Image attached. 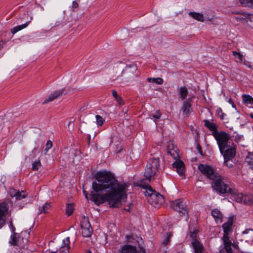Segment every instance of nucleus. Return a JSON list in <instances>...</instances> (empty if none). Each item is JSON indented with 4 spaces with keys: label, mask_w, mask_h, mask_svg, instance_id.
I'll list each match as a JSON object with an SVG mask.
<instances>
[{
    "label": "nucleus",
    "mask_w": 253,
    "mask_h": 253,
    "mask_svg": "<svg viewBox=\"0 0 253 253\" xmlns=\"http://www.w3.org/2000/svg\"><path fill=\"white\" fill-rule=\"evenodd\" d=\"M239 1L243 6L253 9V0H239Z\"/></svg>",
    "instance_id": "obj_27"
},
{
    "label": "nucleus",
    "mask_w": 253,
    "mask_h": 253,
    "mask_svg": "<svg viewBox=\"0 0 253 253\" xmlns=\"http://www.w3.org/2000/svg\"><path fill=\"white\" fill-rule=\"evenodd\" d=\"M247 233V232H246V231H244V232H243V233Z\"/></svg>",
    "instance_id": "obj_61"
},
{
    "label": "nucleus",
    "mask_w": 253,
    "mask_h": 253,
    "mask_svg": "<svg viewBox=\"0 0 253 253\" xmlns=\"http://www.w3.org/2000/svg\"><path fill=\"white\" fill-rule=\"evenodd\" d=\"M170 206L172 209L182 214H187L188 208L182 199L176 200L170 203Z\"/></svg>",
    "instance_id": "obj_6"
},
{
    "label": "nucleus",
    "mask_w": 253,
    "mask_h": 253,
    "mask_svg": "<svg viewBox=\"0 0 253 253\" xmlns=\"http://www.w3.org/2000/svg\"><path fill=\"white\" fill-rule=\"evenodd\" d=\"M96 181L93 182V189L90 194V200L96 205L108 202L110 207L117 208L126 200V184H121L114 174L106 171H98L95 174Z\"/></svg>",
    "instance_id": "obj_1"
},
{
    "label": "nucleus",
    "mask_w": 253,
    "mask_h": 253,
    "mask_svg": "<svg viewBox=\"0 0 253 253\" xmlns=\"http://www.w3.org/2000/svg\"><path fill=\"white\" fill-rule=\"evenodd\" d=\"M222 240L224 248L220 250V253H226L232 251L231 247L232 243L229 238L228 234H224Z\"/></svg>",
    "instance_id": "obj_10"
},
{
    "label": "nucleus",
    "mask_w": 253,
    "mask_h": 253,
    "mask_svg": "<svg viewBox=\"0 0 253 253\" xmlns=\"http://www.w3.org/2000/svg\"><path fill=\"white\" fill-rule=\"evenodd\" d=\"M145 253V252H143ZM121 253H138L136 248L131 245H125L121 250Z\"/></svg>",
    "instance_id": "obj_16"
},
{
    "label": "nucleus",
    "mask_w": 253,
    "mask_h": 253,
    "mask_svg": "<svg viewBox=\"0 0 253 253\" xmlns=\"http://www.w3.org/2000/svg\"><path fill=\"white\" fill-rule=\"evenodd\" d=\"M161 116V114L159 110L155 112L154 114H153L152 115H150V119H152V118L154 119V121L155 123L156 124V121L158 119L160 118Z\"/></svg>",
    "instance_id": "obj_35"
},
{
    "label": "nucleus",
    "mask_w": 253,
    "mask_h": 253,
    "mask_svg": "<svg viewBox=\"0 0 253 253\" xmlns=\"http://www.w3.org/2000/svg\"><path fill=\"white\" fill-rule=\"evenodd\" d=\"M212 186L220 194L233 193V190L228 184L223 182L220 175L219 178H216L212 182Z\"/></svg>",
    "instance_id": "obj_3"
},
{
    "label": "nucleus",
    "mask_w": 253,
    "mask_h": 253,
    "mask_svg": "<svg viewBox=\"0 0 253 253\" xmlns=\"http://www.w3.org/2000/svg\"><path fill=\"white\" fill-rule=\"evenodd\" d=\"M74 207L72 204H68L66 208V213L68 216L71 215L74 212Z\"/></svg>",
    "instance_id": "obj_31"
},
{
    "label": "nucleus",
    "mask_w": 253,
    "mask_h": 253,
    "mask_svg": "<svg viewBox=\"0 0 253 253\" xmlns=\"http://www.w3.org/2000/svg\"><path fill=\"white\" fill-rule=\"evenodd\" d=\"M172 166L174 168H175L177 172L180 175H182L184 174V164L182 161H176L172 164Z\"/></svg>",
    "instance_id": "obj_13"
},
{
    "label": "nucleus",
    "mask_w": 253,
    "mask_h": 253,
    "mask_svg": "<svg viewBox=\"0 0 253 253\" xmlns=\"http://www.w3.org/2000/svg\"><path fill=\"white\" fill-rule=\"evenodd\" d=\"M64 90H59L54 91L53 93L50 94L42 102V104H45L50 101H53L58 97L62 95L63 94Z\"/></svg>",
    "instance_id": "obj_12"
},
{
    "label": "nucleus",
    "mask_w": 253,
    "mask_h": 253,
    "mask_svg": "<svg viewBox=\"0 0 253 253\" xmlns=\"http://www.w3.org/2000/svg\"><path fill=\"white\" fill-rule=\"evenodd\" d=\"M246 162L250 166L253 170V153H249L246 158Z\"/></svg>",
    "instance_id": "obj_32"
},
{
    "label": "nucleus",
    "mask_w": 253,
    "mask_h": 253,
    "mask_svg": "<svg viewBox=\"0 0 253 253\" xmlns=\"http://www.w3.org/2000/svg\"><path fill=\"white\" fill-rule=\"evenodd\" d=\"M211 215L214 217L215 221L218 223H221L222 221V214L217 209L211 211Z\"/></svg>",
    "instance_id": "obj_18"
},
{
    "label": "nucleus",
    "mask_w": 253,
    "mask_h": 253,
    "mask_svg": "<svg viewBox=\"0 0 253 253\" xmlns=\"http://www.w3.org/2000/svg\"><path fill=\"white\" fill-rule=\"evenodd\" d=\"M5 221L4 217L0 215V229L4 225Z\"/></svg>",
    "instance_id": "obj_47"
},
{
    "label": "nucleus",
    "mask_w": 253,
    "mask_h": 253,
    "mask_svg": "<svg viewBox=\"0 0 253 253\" xmlns=\"http://www.w3.org/2000/svg\"><path fill=\"white\" fill-rule=\"evenodd\" d=\"M214 138L217 141L219 150H221L225 146L228 145V141L230 136L225 131H218L213 135Z\"/></svg>",
    "instance_id": "obj_5"
},
{
    "label": "nucleus",
    "mask_w": 253,
    "mask_h": 253,
    "mask_svg": "<svg viewBox=\"0 0 253 253\" xmlns=\"http://www.w3.org/2000/svg\"><path fill=\"white\" fill-rule=\"evenodd\" d=\"M246 23L249 27L253 28V14L249 13V17L247 18Z\"/></svg>",
    "instance_id": "obj_34"
},
{
    "label": "nucleus",
    "mask_w": 253,
    "mask_h": 253,
    "mask_svg": "<svg viewBox=\"0 0 253 253\" xmlns=\"http://www.w3.org/2000/svg\"><path fill=\"white\" fill-rule=\"evenodd\" d=\"M4 42L3 41H0V50L3 48Z\"/></svg>",
    "instance_id": "obj_52"
},
{
    "label": "nucleus",
    "mask_w": 253,
    "mask_h": 253,
    "mask_svg": "<svg viewBox=\"0 0 253 253\" xmlns=\"http://www.w3.org/2000/svg\"><path fill=\"white\" fill-rule=\"evenodd\" d=\"M233 222L232 220H228L227 222L224 223L222 225L224 234H229V233L231 230Z\"/></svg>",
    "instance_id": "obj_20"
},
{
    "label": "nucleus",
    "mask_w": 253,
    "mask_h": 253,
    "mask_svg": "<svg viewBox=\"0 0 253 253\" xmlns=\"http://www.w3.org/2000/svg\"><path fill=\"white\" fill-rule=\"evenodd\" d=\"M252 203V198L250 195H243L242 203L245 205H250Z\"/></svg>",
    "instance_id": "obj_30"
},
{
    "label": "nucleus",
    "mask_w": 253,
    "mask_h": 253,
    "mask_svg": "<svg viewBox=\"0 0 253 253\" xmlns=\"http://www.w3.org/2000/svg\"><path fill=\"white\" fill-rule=\"evenodd\" d=\"M41 167V163L40 160H36L32 164V169L33 170H38Z\"/></svg>",
    "instance_id": "obj_36"
},
{
    "label": "nucleus",
    "mask_w": 253,
    "mask_h": 253,
    "mask_svg": "<svg viewBox=\"0 0 253 253\" xmlns=\"http://www.w3.org/2000/svg\"><path fill=\"white\" fill-rule=\"evenodd\" d=\"M168 152L175 159L177 156L178 154L176 153L175 150H173L172 152V151H168Z\"/></svg>",
    "instance_id": "obj_48"
},
{
    "label": "nucleus",
    "mask_w": 253,
    "mask_h": 253,
    "mask_svg": "<svg viewBox=\"0 0 253 253\" xmlns=\"http://www.w3.org/2000/svg\"><path fill=\"white\" fill-rule=\"evenodd\" d=\"M84 194L85 197V198L88 199V194H87V192L84 190Z\"/></svg>",
    "instance_id": "obj_55"
},
{
    "label": "nucleus",
    "mask_w": 253,
    "mask_h": 253,
    "mask_svg": "<svg viewBox=\"0 0 253 253\" xmlns=\"http://www.w3.org/2000/svg\"><path fill=\"white\" fill-rule=\"evenodd\" d=\"M233 55L235 57H237L240 61H242L243 55L240 53L236 51H233Z\"/></svg>",
    "instance_id": "obj_45"
},
{
    "label": "nucleus",
    "mask_w": 253,
    "mask_h": 253,
    "mask_svg": "<svg viewBox=\"0 0 253 253\" xmlns=\"http://www.w3.org/2000/svg\"><path fill=\"white\" fill-rule=\"evenodd\" d=\"M61 247L70 248V237H68L62 241V245Z\"/></svg>",
    "instance_id": "obj_39"
},
{
    "label": "nucleus",
    "mask_w": 253,
    "mask_h": 253,
    "mask_svg": "<svg viewBox=\"0 0 253 253\" xmlns=\"http://www.w3.org/2000/svg\"><path fill=\"white\" fill-rule=\"evenodd\" d=\"M9 192L10 196L11 197H15L16 200H20L27 197V195L24 191L20 192L15 189H10Z\"/></svg>",
    "instance_id": "obj_11"
},
{
    "label": "nucleus",
    "mask_w": 253,
    "mask_h": 253,
    "mask_svg": "<svg viewBox=\"0 0 253 253\" xmlns=\"http://www.w3.org/2000/svg\"><path fill=\"white\" fill-rule=\"evenodd\" d=\"M241 139V136L240 135H237L236 136H235V139L236 140H239Z\"/></svg>",
    "instance_id": "obj_54"
},
{
    "label": "nucleus",
    "mask_w": 253,
    "mask_h": 253,
    "mask_svg": "<svg viewBox=\"0 0 253 253\" xmlns=\"http://www.w3.org/2000/svg\"><path fill=\"white\" fill-rule=\"evenodd\" d=\"M228 102L229 103L232 104V106L233 107H234V108L236 107L235 105L234 104V103H233V101H232V99L231 98L228 99Z\"/></svg>",
    "instance_id": "obj_51"
},
{
    "label": "nucleus",
    "mask_w": 253,
    "mask_h": 253,
    "mask_svg": "<svg viewBox=\"0 0 253 253\" xmlns=\"http://www.w3.org/2000/svg\"><path fill=\"white\" fill-rule=\"evenodd\" d=\"M147 81L150 83H155L158 84H163L164 81L161 78H148L147 79Z\"/></svg>",
    "instance_id": "obj_33"
},
{
    "label": "nucleus",
    "mask_w": 253,
    "mask_h": 253,
    "mask_svg": "<svg viewBox=\"0 0 253 253\" xmlns=\"http://www.w3.org/2000/svg\"><path fill=\"white\" fill-rule=\"evenodd\" d=\"M10 230L11 231L12 234L16 233L15 232V228L14 226H12L11 228H10Z\"/></svg>",
    "instance_id": "obj_53"
},
{
    "label": "nucleus",
    "mask_w": 253,
    "mask_h": 253,
    "mask_svg": "<svg viewBox=\"0 0 253 253\" xmlns=\"http://www.w3.org/2000/svg\"><path fill=\"white\" fill-rule=\"evenodd\" d=\"M200 172L208 178L211 180H215L216 178H219L220 175L216 173L213 169L210 166L200 164L198 167Z\"/></svg>",
    "instance_id": "obj_4"
},
{
    "label": "nucleus",
    "mask_w": 253,
    "mask_h": 253,
    "mask_svg": "<svg viewBox=\"0 0 253 253\" xmlns=\"http://www.w3.org/2000/svg\"><path fill=\"white\" fill-rule=\"evenodd\" d=\"M236 14H241V15L240 16L236 17H235V19L237 21H239L242 22H244V21H245V22H246L247 18L248 17H249V13H241L239 11H238L236 12Z\"/></svg>",
    "instance_id": "obj_26"
},
{
    "label": "nucleus",
    "mask_w": 253,
    "mask_h": 253,
    "mask_svg": "<svg viewBox=\"0 0 253 253\" xmlns=\"http://www.w3.org/2000/svg\"><path fill=\"white\" fill-rule=\"evenodd\" d=\"M79 6L78 1L76 0L73 1L72 3V7L74 8H77Z\"/></svg>",
    "instance_id": "obj_49"
},
{
    "label": "nucleus",
    "mask_w": 253,
    "mask_h": 253,
    "mask_svg": "<svg viewBox=\"0 0 253 253\" xmlns=\"http://www.w3.org/2000/svg\"><path fill=\"white\" fill-rule=\"evenodd\" d=\"M28 22H27L26 23L15 26L11 29V33L13 34H14L17 32L19 31L20 30L26 28L28 26Z\"/></svg>",
    "instance_id": "obj_28"
},
{
    "label": "nucleus",
    "mask_w": 253,
    "mask_h": 253,
    "mask_svg": "<svg viewBox=\"0 0 253 253\" xmlns=\"http://www.w3.org/2000/svg\"><path fill=\"white\" fill-rule=\"evenodd\" d=\"M19 236L17 233H14L11 235L8 243L11 246H17Z\"/></svg>",
    "instance_id": "obj_24"
},
{
    "label": "nucleus",
    "mask_w": 253,
    "mask_h": 253,
    "mask_svg": "<svg viewBox=\"0 0 253 253\" xmlns=\"http://www.w3.org/2000/svg\"><path fill=\"white\" fill-rule=\"evenodd\" d=\"M242 99L243 103L249 108H253V98L250 95L243 94Z\"/></svg>",
    "instance_id": "obj_17"
},
{
    "label": "nucleus",
    "mask_w": 253,
    "mask_h": 253,
    "mask_svg": "<svg viewBox=\"0 0 253 253\" xmlns=\"http://www.w3.org/2000/svg\"><path fill=\"white\" fill-rule=\"evenodd\" d=\"M82 235L84 237H89L92 232V228L87 217L83 216L81 220Z\"/></svg>",
    "instance_id": "obj_7"
},
{
    "label": "nucleus",
    "mask_w": 253,
    "mask_h": 253,
    "mask_svg": "<svg viewBox=\"0 0 253 253\" xmlns=\"http://www.w3.org/2000/svg\"><path fill=\"white\" fill-rule=\"evenodd\" d=\"M112 95L115 97V99L119 102L120 103H121V101H122V98L121 97L119 96L117 94V92L116 90H112Z\"/></svg>",
    "instance_id": "obj_42"
},
{
    "label": "nucleus",
    "mask_w": 253,
    "mask_h": 253,
    "mask_svg": "<svg viewBox=\"0 0 253 253\" xmlns=\"http://www.w3.org/2000/svg\"><path fill=\"white\" fill-rule=\"evenodd\" d=\"M171 237V234L169 233H168L167 234V236L165 239L162 242V244L164 245H167L170 242V238Z\"/></svg>",
    "instance_id": "obj_41"
},
{
    "label": "nucleus",
    "mask_w": 253,
    "mask_h": 253,
    "mask_svg": "<svg viewBox=\"0 0 253 253\" xmlns=\"http://www.w3.org/2000/svg\"><path fill=\"white\" fill-rule=\"evenodd\" d=\"M234 200L238 203H242L243 194L242 193H237L233 190V193H230Z\"/></svg>",
    "instance_id": "obj_23"
},
{
    "label": "nucleus",
    "mask_w": 253,
    "mask_h": 253,
    "mask_svg": "<svg viewBox=\"0 0 253 253\" xmlns=\"http://www.w3.org/2000/svg\"><path fill=\"white\" fill-rule=\"evenodd\" d=\"M217 113L218 115L219 116L221 119H223V115L224 113L222 112V111L220 108H218L217 110Z\"/></svg>",
    "instance_id": "obj_46"
},
{
    "label": "nucleus",
    "mask_w": 253,
    "mask_h": 253,
    "mask_svg": "<svg viewBox=\"0 0 253 253\" xmlns=\"http://www.w3.org/2000/svg\"><path fill=\"white\" fill-rule=\"evenodd\" d=\"M249 115L250 117L253 119V113H251Z\"/></svg>",
    "instance_id": "obj_57"
},
{
    "label": "nucleus",
    "mask_w": 253,
    "mask_h": 253,
    "mask_svg": "<svg viewBox=\"0 0 253 253\" xmlns=\"http://www.w3.org/2000/svg\"><path fill=\"white\" fill-rule=\"evenodd\" d=\"M71 124H72L71 122H69V124H68V126H69Z\"/></svg>",
    "instance_id": "obj_59"
},
{
    "label": "nucleus",
    "mask_w": 253,
    "mask_h": 253,
    "mask_svg": "<svg viewBox=\"0 0 253 253\" xmlns=\"http://www.w3.org/2000/svg\"><path fill=\"white\" fill-rule=\"evenodd\" d=\"M224 164L228 168H231L233 167L235 162H233V159L228 160L224 159Z\"/></svg>",
    "instance_id": "obj_37"
},
{
    "label": "nucleus",
    "mask_w": 253,
    "mask_h": 253,
    "mask_svg": "<svg viewBox=\"0 0 253 253\" xmlns=\"http://www.w3.org/2000/svg\"><path fill=\"white\" fill-rule=\"evenodd\" d=\"M194 234H195V233H194V232H193V233H191V235H190V236H191V237H193V236H194Z\"/></svg>",
    "instance_id": "obj_58"
},
{
    "label": "nucleus",
    "mask_w": 253,
    "mask_h": 253,
    "mask_svg": "<svg viewBox=\"0 0 253 253\" xmlns=\"http://www.w3.org/2000/svg\"><path fill=\"white\" fill-rule=\"evenodd\" d=\"M9 226H10V228H11L12 226H14L13 225L12 220H10V221H9Z\"/></svg>",
    "instance_id": "obj_56"
},
{
    "label": "nucleus",
    "mask_w": 253,
    "mask_h": 253,
    "mask_svg": "<svg viewBox=\"0 0 253 253\" xmlns=\"http://www.w3.org/2000/svg\"><path fill=\"white\" fill-rule=\"evenodd\" d=\"M192 245L195 250V253H202L203 250L202 245L198 241L192 242Z\"/></svg>",
    "instance_id": "obj_25"
},
{
    "label": "nucleus",
    "mask_w": 253,
    "mask_h": 253,
    "mask_svg": "<svg viewBox=\"0 0 253 253\" xmlns=\"http://www.w3.org/2000/svg\"><path fill=\"white\" fill-rule=\"evenodd\" d=\"M181 110L183 114L186 117L188 116L190 113L192 111L191 105L188 100H185L183 102Z\"/></svg>",
    "instance_id": "obj_14"
},
{
    "label": "nucleus",
    "mask_w": 253,
    "mask_h": 253,
    "mask_svg": "<svg viewBox=\"0 0 253 253\" xmlns=\"http://www.w3.org/2000/svg\"><path fill=\"white\" fill-rule=\"evenodd\" d=\"M179 91L181 99H185L188 93L187 88L185 86H181L179 88Z\"/></svg>",
    "instance_id": "obj_29"
},
{
    "label": "nucleus",
    "mask_w": 253,
    "mask_h": 253,
    "mask_svg": "<svg viewBox=\"0 0 253 253\" xmlns=\"http://www.w3.org/2000/svg\"><path fill=\"white\" fill-rule=\"evenodd\" d=\"M204 123L205 126L212 131V134L213 136L218 132L217 126L215 123L211 122L207 120H205Z\"/></svg>",
    "instance_id": "obj_15"
},
{
    "label": "nucleus",
    "mask_w": 253,
    "mask_h": 253,
    "mask_svg": "<svg viewBox=\"0 0 253 253\" xmlns=\"http://www.w3.org/2000/svg\"><path fill=\"white\" fill-rule=\"evenodd\" d=\"M137 70V66L135 64H131L130 65H127L125 69L122 71L123 73L130 72L132 74H134Z\"/></svg>",
    "instance_id": "obj_22"
},
{
    "label": "nucleus",
    "mask_w": 253,
    "mask_h": 253,
    "mask_svg": "<svg viewBox=\"0 0 253 253\" xmlns=\"http://www.w3.org/2000/svg\"><path fill=\"white\" fill-rule=\"evenodd\" d=\"M221 154L223 155L224 159H233L236 153V149L235 145L230 144L225 146L221 150H220Z\"/></svg>",
    "instance_id": "obj_8"
},
{
    "label": "nucleus",
    "mask_w": 253,
    "mask_h": 253,
    "mask_svg": "<svg viewBox=\"0 0 253 253\" xmlns=\"http://www.w3.org/2000/svg\"><path fill=\"white\" fill-rule=\"evenodd\" d=\"M197 149H198V152L201 155H203V153H202V148L201 147V146L198 144V146H197Z\"/></svg>",
    "instance_id": "obj_50"
},
{
    "label": "nucleus",
    "mask_w": 253,
    "mask_h": 253,
    "mask_svg": "<svg viewBox=\"0 0 253 253\" xmlns=\"http://www.w3.org/2000/svg\"><path fill=\"white\" fill-rule=\"evenodd\" d=\"M9 209L8 202H3L0 203V215L4 217Z\"/></svg>",
    "instance_id": "obj_19"
},
{
    "label": "nucleus",
    "mask_w": 253,
    "mask_h": 253,
    "mask_svg": "<svg viewBox=\"0 0 253 253\" xmlns=\"http://www.w3.org/2000/svg\"><path fill=\"white\" fill-rule=\"evenodd\" d=\"M50 206L49 203H46L42 207V209L41 210V211L40 213H42V212L46 213L47 210H48L50 208Z\"/></svg>",
    "instance_id": "obj_40"
},
{
    "label": "nucleus",
    "mask_w": 253,
    "mask_h": 253,
    "mask_svg": "<svg viewBox=\"0 0 253 253\" xmlns=\"http://www.w3.org/2000/svg\"><path fill=\"white\" fill-rule=\"evenodd\" d=\"M160 168V159L159 158L152 157L149 159L148 163L146 166L144 176L145 180L142 179L140 180L139 186L144 188L146 186V185L150 182L151 178L153 177L158 171L159 168Z\"/></svg>",
    "instance_id": "obj_2"
},
{
    "label": "nucleus",
    "mask_w": 253,
    "mask_h": 253,
    "mask_svg": "<svg viewBox=\"0 0 253 253\" xmlns=\"http://www.w3.org/2000/svg\"><path fill=\"white\" fill-rule=\"evenodd\" d=\"M52 146V142L50 140H48L46 142V145H45V148L44 150L46 152H47L49 149H50Z\"/></svg>",
    "instance_id": "obj_43"
},
{
    "label": "nucleus",
    "mask_w": 253,
    "mask_h": 253,
    "mask_svg": "<svg viewBox=\"0 0 253 253\" xmlns=\"http://www.w3.org/2000/svg\"><path fill=\"white\" fill-rule=\"evenodd\" d=\"M95 118L97 124L99 126H102L105 121L104 119L101 116L98 115H96Z\"/></svg>",
    "instance_id": "obj_38"
},
{
    "label": "nucleus",
    "mask_w": 253,
    "mask_h": 253,
    "mask_svg": "<svg viewBox=\"0 0 253 253\" xmlns=\"http://www.w3.org/2000/svg\"><path fill=\"white\" fill-rule=\"evenodd\" d=\"M164 198L162 195L157 193H152L150 195L148 202L154 206L161 205L164 202Z\"/></svg>",
    "instance_id": "obj_9"
},
{
    "label": "nucleus",
    "mask_w": 253,
    "mask_h": 253,
    "mask_svg": "<svg viewBox=\"0 0 253 253\" xmlns=\"http://www.w3.org/2000/svg\"><path fill=\"white\" fill-rule=\"evenodd\" d=\"M70 248L61 247L59 250L60 253H68Z\"/></svg>",
    "instance_id": "obj_44"
},
{
    "label": "nucleus",
    "mask_w": 253,
    "mask_h": 253,
    "mask_svg": "<svg viewBox=\"0 0 253 253\" xmlns=\"http://www.w3.org/2000/svg\"><path fill=\"white\" fill-rule=\"evenodd\" d=\"M189 15L197 21L200 22L204 21V16L202 13L196 12H189Z\"/></svg>",
    "instance_id": "obj_21"
},
{
    "label": "nucleus",
    "mask_w": 253,
    "mask_h": 253,
    "mask_svg": "<svg viewBox=\"0 0 253 253\" xmlns=\"http://www.w3.org/2000/svg\"><path fill=\"white\" fill-rule=\"evenodd\" d=\"M125 210L128 211H129V209H128V208H125Z\"/></svg>",
    "instance_id": "obj_60"
},
{
    "label": "nucleus",
    "mask_w": 253,
    "mask_h": 253,
    "mask_svg": "<svg viewBox=\"0 0 253 253\" xmlns=\"http://www.w3.org/2000/svg\"><path fill=\"white\" fill-rule=\"evenodd\" d=\"M89 253H91L90 252H89Z\"/></svg>",
    "instance_id": "obj_62"
}]
</instances>
